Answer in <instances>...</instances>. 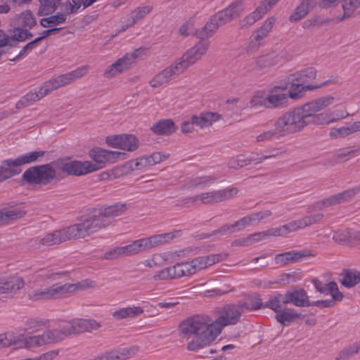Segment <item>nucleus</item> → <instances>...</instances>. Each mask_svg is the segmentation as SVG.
Segmentation results:
<instances>
[{
    "instance_id": "nucleus-1",
    "label": "nucleus",
    "mask_w": 360,
    "mask_h": 360,
    "mask_svg": "<svg viewBox=\"0 0 360 360\" xmlns=\"http://www.w3.org/2000/svg\"><path fill=\"white\" fill-rule=\"evenodd\" d=\"M244 307H248V302L228 304L216 309L215 313L218 317L215 320L207 315H195L181 321L179 330L182 338L189 339L193 336L187 344V349L196 351L210 345L224 327L240 322L245 311Z\"/></svg>"
},
{
    "instance_id": "nucleus-2",
    "label": "nucleus",
    "mask_w": 360,
    "mask_h": 360,
    "mask_svg": "<svg viewBox=\"0 0 360 360\" xmlns=\"http://www.w3.org/2000/svg\"><path fill=\"white\" fill-rule=\"evenodd\" d=\"M99 327L100 324L93 319H73L64 322L56 329L44 332L37 341V344L55 343L63 340L70 335L96 330Z\"/></svg>"
},
{
    "instance_id": "nucleus-3",
    "label": "nucleus",
    "mask_w": 360,
    "mask_h": 360,
    "mask_svg": "<svg viewBox=\"0 0 360 360\" xmlns=\"http://www.w3.org/2000/svg\"><path fill=\"white\" fill-rule=\"evenodd\" d=\"M243 9L242 1L238 0L233 2L227 8L212 15L205 26L197 30L196 37L199 39H207L212 37L219 27L238 18Z\"/></svg>"
},
{
    "instance_id": "nucleus-4",
    "label": "nucleus",
    "mask_w": 360,
    "mask_h": 360,
    "mask_svg": "<svg viewBox=\"0 0 360 360\" xmlns=\"http://www.w3.org/2000/svg\"><path fill=\"white\" fill-rule=\"evenodd\" d=\"M127 210L125 204L117 202L103 210L94 211L81 224L85 235L89 236L111 223L110 218L119 216Z\"/></svg>"
},
{
    "instance_id": "nucleus-5",
    "label": "nucleus",
    "mask_w": 360,
    "mask_h": 360,
    "mask_svg": "<svg viewBox=\"0 0 360 360\" xmlns=\"http://www.w3.org/2000/svg\"><path fill=\"white\" fill-rule=\"evenodd\" d=\"M60 179L51 163L30 167L22 175L23 181L38 188H51L57 184Z\"/></svg>"
},
{
    "instance_id": "nucleus-6",
    "label": "nucleus",
    "mask_w": 360,
    "mask_h": 360,
    "mask_svg": "<svg viewBox=\"0 0 360 360\" xmlns=\"http://www.w3.org/2000/svg\"><path fill=\"white\" fill-rule=\"evenodd\" d=\"M44 150L31 151L18 156L15 159H7L1 161L0 165V182L19 174L21 169L18 168L22 165L31 164L44 155Z\"/></svg>"
},
{
    "instance_id": "nucleus-7",
    "label": "nucleus",
    "mask_w": 360,
    "mask_h": 360,
    "mask_svg": "<svg viewBox=\"0 0 360 360\" xmlns=\"http://www.w3.org/2000/svg\"><path fill=\"white\" fill-rule=\"evenodd\" d=\"M306 127L304 115H302L297 108L285 112L274 124L281 136L296 133Z\"/></svg>"
},
{
    "instance_id": "nucleus-8",
    "label": "nucleus",
    "mask_w": 360,
    "mask_h": 360,
    "mask_svg": "<svg viewBox=\"0 0 360 360\" xmlns=\"http://www.w3.org/2000/svg\"><path fill=\"white\" fill-rule=\"evenodd\" d=\"M306 127L304 115H302L297 108L285 112L274 124L281 136L296 133Z\"/></svg>"
},
{
    "instance_id": "nucleus-9",
    "label": "nucleus",
    "mask_w": 360,
    "mask_h": 360,
    "mask_svg": "<svg viewBox=\"0 0 360 360\" xmlns=\"http://www.w3.org/2000/svg\"><path fill=\"white\" fill-rule=\"evenodd\" d=\"M85 233L80 223L75 224L67 228L55 231L39 239V243L43 245L59 244L68 240L77 238H84ZM38 240V238H37Z\"/></svg>"
},
{
    "instance_id": "nucleus-10",
    "label": "nucleus",
    "mask_w": 360,
    "mask_h": 360,
    "mask_svg": "<svg viewBox=\"0 0 360 360\" xmlns=\"http://www.w3.org/2000/svg\"><path fill=\"white\" fill-rule=\"evenodd\" d=\"M87 70V66H82L72 72L59 75L56 78H53L49 81L46 82L44 85L39 88V94H41L39 96L44 97L58 88L65 86L76 79L82 77L86 75Z\"/></svg>"
},
{
    "instance_id": "nucleus-11",
    "label": "nucleus",
    "mask_w": 360,
    "mask_h": 360,
    "mask_svg": "<svg viewBox=\"0 0 360 360\" xmlns=\"http://www.w3.org/2000/svg\"><path fill=\"white\" fill-rule=\"evenodd\" d=\"M75 284L55 283L49 288L34 290L29 294V297L33 300L58 299L64 295L75 291Z\"/></svg>"
},
{
    "instance_id": "nucleus-12",
    "label": "nucleus",
    "mask_w": 360,
    "mask_h": 360,
    "mask_svg": "<svg viewBox=\"0 0 360 360\" xmlns=\"http://www.w3.org/2000/svg\"><path fill=\"white\" fill-rule=\"evenodd\" d=\"M289 84L285 79L281 82L279 85L275 86L269 90V94L266 96V108H285L290 105L289 99H291L290 89L288 93H282L288 89Z\"/></svg>"
},
{
    "instance_id": "nucleus-13",
    "label": "nucleus",
    "mask_w": 360,
    "mask_h": 360,
    "mask_svg": "<svg viewBox=\"0 0 360 360\" xmlns=\"http://www.w3.org/2000/svg\"><path fill=\"white\" fill-rule=\"evenodd\" d=\"M200 39L198 43L188 49L179 59L178 63L180 65H182L184 70L194 64L207 52L210 46V41L205 39Z\"/></svg>"
},
{
    "instance_id": "nucleus-14",
    "label": "nucleus",
    "mask_w": 360,
    "mask_h": 360,
    "mask_svg": "<svg viewBox=\"0 0 360 360\" xmlns=\"http://www.w3.org/2000/svg\"><path fill=\"white\" fill-rule=\"evenodd\" d=\"M125 155L124 153L107 150L98 147L92 148L89 152V156L94 161L95 163H93V165L96 170L104 167L107 162L120 158V156L124 159Z\"/></svg>"
},
{
    "instance_id": "nucleus-15",
    "label": "nucleus",
    "mask_w": 360,
    "mask_h": 360,
    "mask_svg": "<svg viewBox=\"0 0 360 360\" xmlns=\"http://www.w3.org/2000/svg\"><path fill=\"white\" fill-rule=\"evenodd\" d=\"M238 190L237 188H227L222 190L213 191L207 193H202L195 196V201L199 200L202 204L218 203L224 200H229L237 195Z\"/></svg>"
},
{
    "instance_id": "nucleus-16",
    "label": "nucleus",
    "mask_w": 360,
    "mask_h": 360,
    "mask_svg": "<svg viewBox=\"0 0 360 360\" xmlns=\"http://www.w3.org/2000/svg\"><path fill=\"white\" fill-rule=\"evenodd\" d=\"M105 143L112 148L134 151L138 148L139 141L133 134H123L107 136Z\"/></svg>"
},
{
    "instance_id": "nucleus-17",
    "label": "nucleus",
    "mask_w": 360,
    "mask_h": 360,
    "mask_svg": "<svg viewBox=\"0 0 360 360\" xmlns=\"http://www.w3.org/2000/svg\"><path fill=\"white\" fill-rule=\"evenodd\" d=\"M139 51L140 49H138L133 52L126 53L122 58L118 59L115 63L109 66L105 72V77H112L118 72H122L129 70L135 63V60L139 56Z\"/></svg>"
},
{
    "instance_id": "nucleus-18",
    "label": "nucleus",
    "mask_w": 360,
    "mask_h": 360,
    "mask_svg": "<svg viewBox=\"0 0 360 360\" xmlns=\"http://www.w3.org/2000/svg\"><path fill=\"white\" fill-rule=\"evenodd\" d=\"M183 72H184V68L178 62L172 63L151 79L150 86L158 87L174 79Z\"/></svg>"
},
{
    "instance_id": "nucleus-19",
    "label": "nucleus",
    "mask_w": 360,
    "mask_h": 360,
    "mask_svg": "<svg viewBox=\"0 0 360 360\" xmlns=\"http://www.w3.org/2000/svg\"><path fill=\"white\" fill-rule=\"evenodd\" d=\"M283 304H292L296 307H310L311 302L304 288L293 287L284 294Z\"/></svg>"
},
{
    "instance_id": "nucleus-20",
    "label": "nucleus",
    "mask_w": 360,
    "mask_h": 360,
    "mask_svg": "<svg viewBox=\"0 0 360 360\" xmlns=\"http://www.w3.org/2000/svg\"><path fill=\"white\" fill-rule=\"evenodd\" d=\"M61 170L69 175L82 176L96 171V168L91 162L75 160L64 163L61 167Z\"/></svg>"
},
{
    "instance_id": "nucleus-21",
    "label": "nucleus",
    "mask_w": 360,
    "mask_h": 360,
    "mask_svg": "<svg viewBox=\"0 0 360 360\" xmlns=\"http://www.w3.org/2000/svg\"><path fill=\"white\" fill-rule=\"evenodd\" d=\"M349 114L347 112H342L340 115H337V117L333 116L332 112H325L319 114L312 115H305L306 126L313 124L316 125L328 124L333 122L339 119H342L347 117Z\"/></svg>"
},
{
    "instance_id": "nucleus-22",
    "label": "nucleus",
    "mask_w": 360,
    "mask_h": 360,
    "mask_svg": "<svg viewBox=\"0 0 360 360\" xmlns=\"http://www.w3.org/2000/svg\"><path fill=\"white\" fill-rule=\"evenodd\" d=\"M311 256H314V255L310 251H289L276 255L274 257V261L276 264L285 266L290 263L299 262L304 258Z\"/></svg>"
},
{
    "instance_id": "nucleus-23",
    "label": "nucleus",
    "mask_w": 360,
    "mask_h": 360,
    "mask_svg": "<svg viewBox=\"0 0 360 360\" xmlns=\"http://www.w3.org/2000/svg\"><path fill=\"white\" fill-rule=\"evenodd\" d=\"M316 73L317 71L314 68L309 67L288 75L285 79L290 85H292V83H306L314 79Z\"/></svg>"
},
{
    "instance_id": "nucleus-24",
    "label": "nucleus",
    "mask_w": 360,
    "mask_h": 360,
    "mask_svg": "<svg viewBox=\"0 0 360 360\" xmlns=\"http://www.w3.org/2000/svg\"><path fill=\"white\" fill-rule=\"evenodd\" d=\"M316 0H302L290 15L289 20L296 22L304 18L316 6Z\"/></svg>"
},
{
    "instance_id": "nucleus-25",
    "label": "nucleus",
    "mask_w": 360,
    "mask_h": 360,
    "mask_svg": "<svg viewBox=\"0 0 360 360\" xmlns=\"http://www.w3.org/2000/svg\"><path fill=\"white\" fill-rule=\"evenodd\" d=\"M181 235V231L178 230L173 232H169L162 234H157L150 237L146 238L148 249L162 245L168 243L173 238L179 237Z\"/></svg>"
},
{
    "instance_id": "nucleus-26",
    "label": "nucleus",
    "mask_w": 360,
    "mask_h": 360,
    "mask_svg": "<svg viewBox=\"0 0 360 360\" xmlns=\"http://www.w3.org/2000/svg\"><path fill=\"white\" fill-rule=\"evenodd\" d=\"M221 119V115L217 112H201L199 115H194L191 117L195 126L203 128L212 124L214 122Z\"/></svg>"
},
{
    "instance_id": "nucleus-27",
    "label": "nucleus",
    "mask_w": 360,
    "mask_h": 360,
    "mask_svg": "<svg viewBox=\"0 0 360 360\" xmlns=\"http://www.w3.org/2000/svg\"><path fill=\"white\" fill-rule=\"evenodd\" d=\"M177 129L174 121L171 119L161 120L153 124L150 130L155 134L168 136Z\"/></svg>"
},
{
    "instance_id": "nucleus-28",
    "label": "nucleus",
    "mask_w": 360,
    "mask_h": 360,
    "mask_svg": "<svg viewBox=\"0 0 360 360\" xmlns=\"http://www.w3.org/2000/svg\"><path fill=\"white\" fill-rule=\"evenodd\" d=\"M319 84H304V83H292L290 86V94L291 99L296 101L301 98L306 91H311L316 89H320Z\"/></svg>"
},
{
    "instance_id": "nucleus-29",
    "label": "nucleus",
    "mask_w": 360,
    "mask_h": 360,
    "mask_svg": "<svg viewBox=\"0 0 360 360\" xmlns=\"http://www.w3.org/2000/svg\"><path fill=\"white\" fill-rule=\"evenodd\" d=\"M267 12L266 8L264 5H259L256 10L240 20L239 26L241 29L247 28L253 25L256 21L262 18V17Z\"/></svg>"
},
{
    "instance_id": "nucleus-30",
    "label": "nucleus",
    "mask_w": 360,
    "mask_h": 360,
    "mask_svg": "<svg viewBox=\"0 0 360 360\" xmlns=\"http://www.w3.org/2000/svg\"><path fill=\"white\" fill-rule=\"evenodd\" d=\"M340 282L347 288H352L360 282V271L345 269L340 274Z\"/></svg>"
},
{
    "instance_id": "nucleus-31",
    "label": "nucleus",
    "mask_w": 360,
    "mask_h": 360,
    "mask_svg": "<svg viewBox=\"0 0 360 360\" xmlns=\"http://www.w3.org/2000/svg\"><path fill=\"white\" fill-rule=\"evenodd\" d=\"M24 281L22 278H12L8 281H0V294L15 292L24 286Z\"/></svg>"
},
{
    "instance_id": "nucleus-32",
    "label": "nucleus",
    "mask_w": 360,
    "mask_h": 360,
    "mask_svg": "<svg viewBox=\"0 0 360 360\" xmlns=\"http://www.w3.org/2000/svg\"><path fill=\"white\" fill-rule=\"evenodd\" d=\"M302 314L293 309L283 308L275 316L276 321L283 326H285L296 319L301 318Z\"/></svg>"
},
{
    "instance_id": "nucleus-33",
    "label": "nucleus",
    "mask_w": 360,
    "mask_h": 360,
    "mask_svg": "<svg viewBox=\"0 0 360 360\" xmlns=\"http://www.w3.org/2000/svg\"><path fill=\"white\" fill-rule=\"evenodd\" d=\"M296 231L295 224L294 221H292L283 226L266 230L265 232L266 237L269 238L270 237L286 236L288 233Z\"/></svg>"
},
{
    "instance_id": "nucleus-34",
    "label": "nucleus",
    "mask_w": 360,
    "mask_h": 360,
    "mask_svg": "<svg viewBox=\"0 0 360 360\" xmlns=\"http://www.w3.org/2000/svg\"><path fill=\"white\" fill-rule=\"evenodd\" d=\"M61 0H39V8L37 12L39 16L52 14L60 6Z\"/></svg>"
},
{
    "instance_id": "nucleus-35",
    "label": "nucleus",
    "mask_w": 360,
    "mask_h": 360,
    "mask_svg": "<svg viewBox=\"0 0 360 360\" xmlns=\"http://www.w3.org/2000/svg\"><path fill=\"white\" fill-rule=\"evenodd\" d=\"M143 313L141 307L134 306L122 308L113 312L112 316L117 320L123 319L127 317H135Z\"/></svg>"
},
{
    "instance_id": "nucleus-36",
    "label": "nucleus",
    "mask_w": 360,
    "mask_h": 360,
    "mask_svg": "<svg viewBox=\"0 0 360 360\" xmlns=\"http://www.w3.org/2000/svg\"><path fill=\"white\" fill-rule=\"evenodd\" d=\"M274 22L275 19L274 18L266 19L263 25L253 32L251 38L257 41L262 40L271 30Z\"/></svg>"
},
{
    "instance_id": "nucleus-37",
    "label": "nucleus",
    "mask_w": 360,
    "mask_h": 360,
    "mask_svg": "<svg viewBox=\"0 0 360 360\" xmlns=\"http://www.w3.org/2000/svg\"><path fill=\"white\" fill-rule=\"evenodd\" d=\"M311 282L314 285L316 290L323 295H329V293L334 292L335 291H340L335 281H330L327 284H324L317 278H314L311 279Z\"/></svg>"
},
{
    "instance_id": "nucleus-38",
    "label": "nucleus",
    "mask_w": 360,
    "mask_h": 360,
    "mask_svg": "<svg viewBox=\"0 0 360 360\" xmlns=\"http://www.w3.org/2000/svg\"><path fill=\"white\" fill-rule=\"evenodd\" d=\"M329 294L331 295L330 299L311 302V306H316L321 309L332 307L335 304L336 301H341L344 297L343 294L340 291H335Z\"/></svg>"
},
{
    "instance_id": "nucleus-39",
    "label": "nucleus",
    "mask_w": 360,
    "mask_h": 360,
    "mask_svg": "<svg viewBox=\"0 0 360 360\" xmlns=\"http://www.w3.org/2000/svg\"><path fill=\"white\" fill-rule=\"evenodd\" d=\"M284 295L281 293H276L271 295L267 302L264 303V308H269L276 314L283 309Z\"/></svg>"
},
{
    "instance_id": "nucleus-40",
    "label": "nucleus",
    "mask_w": 360,
    "mask_h": 360,
    "mask_svg": "<svg viewBox=\"0 0 360 360\" xmlns=\"http://www.w3.org/2000/svg\"><path fill=\"white\" fill-rule=\"evenodd\" d=\"M323 218V214L322 213H316L309 216H305L300 219L295 220L294 223L295 224L297 230H298L300 229H302L307 226L317 223L320 221Z\"/></svg>"
},
{
    "instance_id": "nucleus-41",
    "label": "nucleus",
    "mask_w": 360,
    "mask_h": 360,
    "mask_svg": "<svg viewBox=\"0 0 360 360\" xmlns=\"http://www.w3.org/2000/svg\"><path fill=\"white\" fill-rule=\"evenodd\" d=\"M66 17L62 13H57L56 15H51L47 18H43L40 20L39 23L44 27L56 26L65 22Z\"/></svg>"
},
{
    "instance_id": "nucleus-42",
    "label": "nucleus",
    "mask_w": 360,
    "mask_h": 360,
    "mask_svg": "<svg viewBox=\"0 0 360 360\" xmlns=\"http://www.w3.org/2000/svg\"><path fill=\"white\" fill-rule=\"evenodd\" d=\"M25 214V210L20 207H15L5 212L0 211L1 221L15 220L22 218Z\"/></svg>"
},
{
    "instance_id": "nucleus-43",
    "label": "nucleus",
    "mask_w": 360,
    "mask_h": 360,
    "mask_svg": "<svg viewBox=\"0 0 360 360\" xmlns=\"http://www.w3.org/2000/svg\"><path fill=\"white\" fill-rule=\"evenodd\" d=\"M150 11L149 6H143L137 8L135 11L130 13L129 16L128 23L126 27L133 26L139 20L142 19Z\"/></svg>"
},
{
    "instance_id": "nucleus-44",
    "label": "nucleus",
    "mask_w": 360,
    "mask_h": 360,
    "mask_svg": "<svg viewBox=\"0 0 360 360\" xmlns=\"http://www.w3.org/2000/svg\"><path fill=\"white\" fill-rule=\"evenodd\" d=\"M276 155H262V157L258 158H254V157H245L243 155L237 156L238 162L240 165V168L250 165L251 163H253L255 165L259 164L262 162L264 160H266L271 158H275Z\"/></svg>"
},
{
    "instance_id": "nucleus-45",
    "label": "nucleus",
    "mask_w": 360,
    "mask_h": 360,
    "mask_svg": "<svg viewBox=\"0 0 360 360\" xmlns=\"http://www.w3.org/2000/svg\"><path fill=\"white\" fill-rule=\"evenodd\" d=\"M297 110H300V112L302 115H315L316 112L320 111V108H319L317 100H312L304 105L297 107Z\"/></svg>"
},
{
    "instance_id": "nucleus-46",
    "label": "nucleus",
    "mask_w": 360,
    "mask_h": 360,
    "mask_svg": "<svg viewBox=\"0 0 360 360\" xmlns=\"http://www.w3.org/2000/svg\"><path fill=\"white\" fill-rule=\"evenodd\" d=\"M359 6L360 3L357 0H342L344 15L341 19L349 18Z\"/></svg>"
},
{
    "instance_id": "nucleus-47",
    "label": "nucleus",
    "mask_w": 360,
    "mask_h": 360,
    "mask_svg": "<svg viewBox=\"0 0 360 360\" xmlns=\"http://www.w3.org/2000/svg\"><path fill=\"white\" fill-rule=\"evenodd\" d=\"M27 39L25 35V28L15 27L13 30V34L10 36L9 47L13 48L18 46V42L24 41Z\"/></svg>"
},
{
    "instance_id": "nucleus-48",
    "label": "nucleus",
    "mask_w": 360,
    "mask_h": 360,
    "mask_svg": "<svg viewBox=\"0 0 360 360\" xmlns=\"http://www.w3.org/2000/svg\"><path fill=\"white\" fill-rule=\"evenodd\" d=\"M360 191V186L337 193L339 203L350 201Z\"/></svg>"
},
{
    "instance_id": "nucleus-49",
    "label": "nucleus",
    "mask_w": 360,
    "mask_h": 360,
    "mask_svg": "<svg viewBox=\"0 0 360 360\" xmlns=\"http://www.w3.org/2000/svg\"><path fill=\"white\" fill-rule=\"evenodd\" d=\"M21 25L25 28H32L36 24V18H34L32 12L30 10H27L22 13L20 15Z\"/></svg>"
},
{
    "instance_id": "nucleus-50",
    "label": "nucleus",
    "mask_w": 360,
    "mask_h": 360,
    "mask_svg": "<svg viewBox=\"0 0 360 360\" xmlns=\"http://www.w3.org/2000/svg\"><path fill=\"white\" fill-rule=\"evenodd\" d=\"M39 43V40L35 38L34 40L30 41L25 46H23V48L20 50L19 53L15 57H14L13 58H10L9 60L13 62L19 60L22 57H23L26 54L27 51H30L34 49Z\"/></svg>"
},
{
    "instance_id": "nucleus-51",
    "label": "nucleus",
    "mask_w": 360,
    "mask_h": 360,
    "mask_svg": "<svg viewBox=\"0 0 360 360\" xmlns=\"http://www.w3.org/2000/svg\"><path fill=\"white\" fill-rule=\"evenodd\" d=\"M280 137H281V135L280 134L279 131H278L277 128L275 127L273 129L266 131L264 133L257 136V141H264L273 139H278Z\"/></svg>"
},
{
    "instance_id": "nucleus-52",
    "label": "nucleus",
    "mask_w": 360,
    "mask_h": 360,
    "mask_svg": "<svg viewBox=\"0 0 360 360\" xmlns=\"http://www.w3.org/2000/svg\"><path fill=\"white\" fill-rule=\"evenodd\" d=\"M274 54H267L257 58L256 63L261 68L273 66L276 64L274 59Z\"/></svg>"
},
{
    "instance_id": "nucleus-53",
    "label": "nucleus",
    "mask_w": 360,
    "mask_h": 360,
    "mask_svg": "<svg viewBox=\"0 0 360 360\" xmlns=\"http://www.w3.org/2000/svg\"><path fill=\"white\" fill-rule=\"evenodd\" d=\"M357 354L353 345L343 348L335 357V360H347Z\"/></svg>"
},
{
    "instance_id": "nucleus-54",
    "label": "nucleus",
    "mask_w": 360,
    "mask_h": 360,
    "mask_svg": "<svg viewBox=\"0 0 360 360\" xmlns=\"http://www.w3.org/2000/svg\"><path fill=\"white\" fill-rule=\"evenodd\" d=\"M352 134L349 124L340 128H333L330 136L334 138H344Z\"/></svg>"
},
{
    "instance_id": "nucleus-55",
    "label": "nucleus",
    "mask_w": 360,
    "mask_h": 360,
    "mask_svg": "<svg viewBox=\"0 0 360 360\" xmlns=\"http://www.w3.org/2000/svg\"><path fill=\"white\" fill-rule=\"evenodd\" d=\"M154 281L174 279L171 266L164 268L153 276Z\"/></svg>"
},
{
    "instance_id": "nucleus-56",
    "label": "nucleus",
    "mask_w": 360,
    "mask_h": 360,
    "mask_svg": "<svg viewBox=\"0 0 360 360\" xmlns=\"http://www.w3.org/2000/svg\"><path fill=\"white\" fill-rule=\"evenodd\" d=\"M205 261V259H204L203 256L198 257L193 259L191 261H189L193 269V272H194V274L206 268V262Z\"/></svg>"
},
{
    "instance_id": "nucleus-57",
    "label": "nucleus",
    "mask_w": 360,
    "mask_h": 360,
    "mask_svg": "<svg viewBox=\"0 0 360 360\" xmlns=\"http://www.w3.org/2000/svg\"><path fill=\"white\" fill-rule=\"evenodd\" d=\"M252 223L251 218L248 215L242 217L239 220L232 224L234 231H239L245 229L247 226L250 225Z\"/></svg>"
},
{
    "instance_id": "nucleus-58",
    "label": "nucleus",
    "mask_w": 360,
    "mask_h": 360,
    "mask_svg": "<svg viewBox=\"0 0 360 360\" xmlns=\"http://www.w3.org/2000/svg\"><path fill=\"white\" fill-rule=\"evenodd\" d=\"M16 342L13 340L11 334L4 333L0 335V349L15 345Z\"/></svg>"
},
{
    "instance_id": "nucleus-59",
    "label": "nucleus",
    "mask_w": 360,
    "mask_h": 360,
    "mask_svg": "<svg viewBox=\"0 0 360 360\" xmlns=\"http://www.w3.org/2000/svg\"><path fill=\"white\" fill-rule=\"evenodd\" d=\"M203 257L205 259L206 268L224 259V255L221 254L210 255L207 256H203Z\"/></svg>"
},
{
    "instance_id": "nucleus-60",
    "label": "nucleus",
    "mask_w": 360,
    "mask_h": 360,
    "mask_svg": "<svg viewBox=\"0 0 360 360\" xmlns=\"http://www.w3.org/2000/svg\"><path fill=\"white\" fill-rule=\"evenodd\" d=\"M271 214H272V212L270 210H266L264 211H261V212L251 214L248 216L250 218H251V221L252 222L254 221H259L265 218L270 217Z\"/></svg>"
},
{
    "instance_id": "nucleus-61",
    "label": "nucleus",
    "mask_w": 360,
    "mask_h": 360,
    "mask_svg": "<svg viewBox=\"0 0 360 360\" xmlns=\"http://www.w3.org/2000/svg\"><path fill=\"white\" fill-rule=\"evenodd\" d=\"M39 95H41V94H39V89L37 92L30 91L22 97L23 101L26 102L27 105H29L33 102H35L43 98V96H39Z\"/></svg>"
},
{
    "instance_id": "nucleus-62",
    "label": "nucleus",
    "mask_w": 360,
    "mask_h": 360,
    "mask_svg": "<svg viewBox=\"0 0 360 360\" xmlns=\"http://www.w3.org/2000/svg\"><path fill=\"white\" fill-rule=\"evenodd\" d=\"M233 226L232 224H225L219 229L213 231L212 235L219 234L220 236L230 235L234 233Z\"/></svg>"
},
{
    "instance_id": "nucleus-63",
    "label": "nucleus",
    "mask_w": 360,
    "mask_h": 360,
    "mask_svg": "<svg viewBox=\"0 0 360 360\" xmlns=\"http://www.w3.org/2000/svg\"><path fill=\"white\" fill-rule=\"evenodd\" d=\"M268 237L266 236L265 231H261V232H257L252 234H250L248 236V242L250 243V245L257 243L265 239H267Z\"/></svg>"
},
{
    "instance_id": "nucleus-64",
    "label": "nucleus",
    "mask_w": 360,
    "mask_h": 360,
    "mask_svg": "<svg viewBox=\"0 0 360 360\" xmlns=\"http://www.w3.org/2000/svg\"><path fill=\"white\" fill-rule=\"evenodd\" d=\"M334 97L332 96H323L317 98V102L320 110L331 105L334 101Z\"/></svg>"
}]
</instances>
